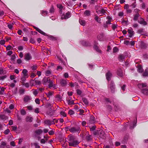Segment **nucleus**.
Wrapping results in <instances>:
<instances>
[{
    "instance_id": "f257e3e1",
    "label": "nucleus",
    "mask_w": 148,
    "mask_h": 148,
    "mask_svg": "<svg viewBox=\"0 0 148 148\" xmlns=\"http://www.w3.org/2000/svg\"><path fill=\"white\" fill-rule=\"evenodd\" d=\"M69 143V146L75 147L77 145L79 142L75 140V137L72 135H69L68 136Z\"/></svg>"
},
{
    "instance_id": "f03ea898",
    "label": "nucleus",
    "mask_w": 148,
    "mask_h": 148,
    "mask_svg": "<svg viewBox=\"0 0 148 148\" xmlns=\"http://www.w3.org/2000/svg\"><path fill=\"white\" fill-rule=\"evenodd\" d=\"M69 131L71 133H79L81 131V129L79 127L75 126L71 127L69 129Z\"/></svg>"
},
{
    "instance_id": "7ed1b4c3",
    "label": "nucleus",
    "mask_w": 148,
    "mask_h": 148,
    "mask_svg": "<svg viewBox=\"0 0 148 148\" xmlns=\"http://www.w3.org/2000/svg\"><path fill=\"white\" fill-rule=\"evenodd\" d=\"M55 121L56 122H58V120H56L55 119H53L52 121H50L49 120H46L44 121V123L45 124L50 125L51 124H55Z\"/></svg>"
},
{
    "instance_id": "20e7f679",
    "label": "nucleus",
    "mask_w": 148,
    "mask_h": 148,
    "mask_svg": "<svg viewBox=\"0 0 148 148\" xmlns=\"http://www.w3.org/2000/svg\"><path fill=\"white\" fill-rule=\"evenodd\" d=\"M99 137L103 139L106 138V135L104 132L102 130L99 131L98 132Z\"/></svg>"
},
{
    "instance_id": "39448f33",
    "label": "nucleus",
    "mask_w": 148,
    "mask_h": 148,
    "mask_svg": "<svg viewBox=\"0 0 148 148\" xmlns=\"http://www.w3.org/2000/svg\"><path fill=\"white\" fill-rule=\"evenodd\" d=\"M109 87L110 89L111 92L112 93H114L115 92L114 84L113 81H111Z\"/></svg>"
},
{
    "instance_id": "423d86ee",
    "label": "nucleus",
    "mask_w": 148,
    "mask_h": 148,
    "mask_svg": "<svg viewBox=\"0 0 148 148\" xmlns=\"http://www.w3.org/2000/svg\"><path fill=\"white\" fill-rule=\"evenodd\" d=\"M138 22L141 24L145 25H147V23L145 21L144 19L140 17L139 18V20L138 21Z\"/></svg>"
},
{
    "instance_id": "0eeeda50",
    "label": "nucleus",
    "mask_w": 148,
    "mask_h": 148,
    "mask_svg": "<svg viewBox=\"0 0 148 148\" xmlns=\"http://www.w3.org/2000/svg\"><path fill=\"white\" fill-rule=\"evenodd\" d=\"M71 16V14L70 12H68L66 13L65 15H62L61 17V19H66L69 18Z\"/></svg>"
},
{
    "instance_id": "6e6552de",
    "label": "nucleus",
    "mask_w": 148,
    "mask_h": 148,
    "mask_svg": "<svg viewBox=\"0 0 148 148\" xmlns=\"http://www.w3.org/2000/svg\"><path fill=\"white\" fill-rule=\"evenodd\" d=\"M112 76V73L109 71H108L106 74V79L108 81H110L111 80Z\"/></svg>"
},
{
    "instance_id": "1a4fd4ad",
    "label": "nucleus",
    "mask_w": 148,
    "mask_h": 148,
    "mask_svg": "<svg viewBox=\"0 0 148 148\" xmlns=\"http://www.w3.org/2000/svg\"><path fill=\"white\" fill-rule=\"evenodd\" d=\"M117 75L120 77H122L123 76V73L122 70L120 68H119L117 71Z\"/></svg>"
},
{
    "instance_id": "9d476101",
    "label": "nucleus",
    "mask_w": 148,
    "mask_h": 148,
    "mask_svg": "<svg viewBox=\"0 0 148 148\" xmlns=\"http://www.w3.org/2000/svg\"><path fill=\"white\" fill-rule=\"evenodd\" d=\"M97 38L100 41H103L105 39L104 34L103 33L99 34Z\"/></svg>"
},
{
    "instance_id": "9b49d317",
    "label": "nucleus",
    "mask_w": 148,
    "mask_h": 148,
    "mask_svg": "<svg viewBox=\"0 0 148 148\" xmlns=\"http://www.w3.org/2000/svg\"><path fill=\"white\" fill-rule=\"evenodd\" d=\"M82 45L85 47H88L91 46L90 43L88 42L82 41L81 42Z\"/></svg>"
},
{
    "instance_id": "f8f14e48",
    "label": "nucleus",
    "mask_w": 148,
    "mask_h": 148,
    "mask_svg": "<svg viewBox=\"0 0 148 148\" xmlns=\"http://www.w3.org/2000/svg\"><path fill=\"white\" fill-rule=\"evenodd\" d=\"M95 118L93 115H91L90 118L89 123L91 124L94 123L95 122Z\"/></svg>"
},
{
    "instance_id": "ddd939ff",
    "label": "nucleus",
    "mask_w": 148,
    "mask_h": 148,
    "mask_svg": "<svg viewBox=\"0 0 148 148\" xmlns=\"http://www.w3.org/2000/svg\"><path fill=\"white\" fill-rule=\"evenodd\" d=\"M125 56L121 54L119 55L118 57L119 60L120 62H123L124 60Z\"/></svg>"
},
{
    "instance_id": "4468645a",
    "label": "nucleus",
    "mask_w": 148,
    "mask_h": 148,
    "mask_svg": "<svg viewBox=\"0 0 148 148\" xmlns=\"http://www.w3.org/2000/svg\"><path fill=\"white\" fill-rule=\"evenodd\" d=\"M25 59L27 60H28L31 58V56L29 53H27L25 55Z\"/></svg>"
},
{
    "instance_id": "2eb2a0df",
    "label": "nucleus",
    "mask_w": 148,
    "mask_h": 148,
    "mask_svg": "<svg viewBox=\"0 0 148 148\" xmlns=\"http://www.w3.org/2000/svg\"><path fill=\"white\" fill-rule=\"evenodd\" d=\"M50 79L49 77H44L42 80V82L43 84H46V83L47 82H48L49 81H50Z\"/></svg>"
},
{
    "instance_id": "dca6fc26",
    "label": "nucleus",
    "mask_w": 148,
    "mask_h": 148,
    "mask_svg": "<svg viewBox=\"0 0 148 148\" xmlns=\"http://www.w3.org/2000/svg\"><path fill=\"white\" fill-rule=\"evenodd\" d=\"M34 29H35L39 33H40L41 34L43 35H46V34L42 31L41 30H40V29L38 28L35 27L34 26Z\"/></svg>"
},
{
    "instance_id": "f3484780",
    "label": "nucleus",
    "mask_w": 148,
    "mask_h": 148,
    "mask_svg": "<svg viewBox=\"0 0 148 148\" xmlns=\"http://www.w3.org/2000/svg\"><path fill=\"white\" fill-rule=\"evenodd\" d=\"M147 45L146 43L143 42H141V44L140 45V47L141 49H145L147 48Z\"/></svg>"
},
{
    "instance_id": "a211bd4d",
    "label": "nucleus",
    "mask_w": 148,
    "mask_h": 148,
    "mask_svg": "<svg viewBox=\"0 0 148 148\" xmlns=\"http://www.w3.org/2000/svg\"><path fill=\"white\" fill-rule=\"evenodd\" d=\"M60 83L61 85L62 86H65L67 82L66 80L64 79H61L60 81Z\"/></svg>"
},
{
    "instance_id": "6ab92c4d",
    "label": "nucleus",
    "mask_w": 148,
    "mask_h": 148,
    "mask_svg": "<svg viewBox=\"0 0 148 148\" xmlns=\"http://www.w3.org/2000/svg\"><path fill=\"white\" fill-rule=\"evenodd\" d=\"M31 100L30 97L28 95H26L25 96L23 100L25 102H27Z\"/></svg>"
},
{
    "instance_id": "aec40b11",
    "label": "nucleus",
    "mask_w": 148,
    "mask_h": 148,
    "mask_svg": "<svg viewBox=\"0 0 148 148\" xmlns=\"http://www.w3.org/2000/svg\"><path fill=\"white\" fill-rule=\"evenodd\" d=\"M138 87L140 88H142L144 87H146L147 86V85L146 83H140L138 85Z\"/></svg>"
},
{
    "instance_id": "412c9836",
    "label": "nucleus",
    "mask_w": 148,
    "mask_h": 148,
    "mask_svg": "<svg viewBox=\"0 0 148 148\" xmlns=\"http://www.w3.org/2000/svg\"><path fill=\"white\" fill-rule=\"evenodd\" d=\"M140 16L139 13H137L134 15L133 20L134 21H136L138 19V17Z\"/></svg>"
},
{
    "instance_id": "4be33fe9",
    "label": "nucleus",
    "mask_w": 148,
    "mask_h": 148,
    "mask_svg": "<svg viewBox=\"0 0 148 148\" xmlns=\"http://www.w3.org/2000/svg\"><path fill=\"white\" fill-rule=\"evenodd\" d=\"M33 120V118L28 116L26 117V121L27 122H31Z\"/></svg>"
},
{
    "instance_id": "5701e85b",
    "label": "nucleus",
    "mask_w": 148,
    "mask_h": 148,
    "mask_svg": "<svg viewBox=\"0 0 148 148\" xmlns=\"http://www.w3.org/2000/svg\"><path fill=\"white\" fill-rule=\"evenodd\" d=\"M27 71L26 69H24L22 71V73L23 74V76L26 77H28V76L27 74Z\"/></svg>"
},
{
    "instance_id": "b1692460",
    "label": "nucleus",
    "mask_w": 148,
    "mask_h": 148,
    "mask_svg": "<svg viewBox=\"0 0 148 148\" xmlns=\"http://www.w3.org/2000/svg\"><path fill=\"white\" fill-rule=\"evenodd\" d=\"M43 132L42 130L40 129H38L36 130L35 131V133L37 135H40L42 134Z\"/></svg>"
},
{
    "instance_id": "393cba45",
    "label": "nucleus",
    "mask_w": 148,
    "mask_h": 148,
    "mask_svg": "<svg viewBox=\"0 0 148 148\" xmlns=\"http://www.w3.org/2000/svg\"><path fill=\"white\" fill-rule=\"evenodd\" d=\"M143 76L144 77H146L148 75V68H147L145 70V71L143 74Z\"/></svg>"
},
{
    "instance_id": "a878e982",
    "label": "nucleus",
    "mask_w": 148,
    "mask_h": 148,
    "mask_svg": "<svg viewBox=\"0 0 148 148\" xmlns=\"http://www.w3.org/2000/svg\"><path fill=\"white\" fill-rule=\"evenodd\" d=\"M95 20L99 23H101V21L100 18H99L97 16H95Z\"/></svg>"
},
{
    "instance_id": "bb28decb",
    "label": "nucleus",
    "mask_w": 148,
    "mask_h": 148,
    "mask_svg": "<svg viewBox=\"0 0 148 148\" xmlns=\"http://www.w3.org/2000/svg\"><path fill=\"white\" fill-rule=\"evenodd\" d=\"M57 7L60 9V13H62V10L63 8L62 5L60 4H58Z\"/></svg>"
},
{
    "instance_id": "cd10ccee",
    "label": "nucleus",
    "mask_w": 148,
    "mask_h": 148,
    "mask_svg": "<svg viewBox=\"0 0 148 148\" xmlns=\"http://www.w3.org/2000/svg\"><path fill=\"white\" fill-rule=\"evenodd\" d=\"M79 22L81 25L84 26L85 25L86 22L85 21L81 19H79Z\"/></svg>"
},
{
    "instance_id": "c85d7f7f",
    "label": "nucleus",
    "mask_w": 148,
    "mask_h": 148,
    "mask_svg": "<svg viewBox=\"0 0 148 148\" xmlns=\"http://www.w3.org/2000/svg\"><path fill=\"white\" fill-rule=\"evenodd\" d=\"M7 119V117L3 114L0 115V119L5 120Z\"/></svg>"
},
{
    "instance_id": "c756f323",
    "label": "nucleus",
    "mask_w": 148,
    "mask_h": 148,
    "mask_svg": "<svg viewBox=\"0 0 148 148\" xmlns=\"http://www.w3.org/2000/svg\"><path fill=\"white\" fill-rule=\"evenodd\" d=\"M142 92L144 94L146 95H148V89H145L142 90Z\"/></svg>"
},
{
    "instance_id": "7c9ffc66",
    "label": "nucleus",
    "mask_w": 148,
    "mask_h": 148,
    "mask_svg": "<svg viewBox=\"0 0 148 148\" xmlns=\"http://www.w3.org/2000/svg\"><path fill=\"white\" fill-rule=\"evenodd\" d=\"M128 32L130 34L129 37H131L133 34V31L131 29H128Z\"/></svg>"
},
{
    "instance_id": "2f4dec72",
    "label": "nucleus",
    "mask_w": 148,
    "mask_h": 148,
    "mask_svg": "<svg viewBox=\"0 0 148 148\" xmlns=\"http://www.w3.org/2000/svg\"><path fill=\"white\" fill-rule=\"evenodd\" d=\"M90 11L89 10H86L84 12V14L85 16H89L90 15Z\"/></svg>"
},
{
    "instance_id": "473e14b6",
    "label": "nucleus",
    "mask_w": 148,
    "mask_h": 148,
    "mask_svg": "<svg viewBox=\"0 0 148 148\" xmlns=\"http://www.w3.org/2000/svg\"><path fill=\"white\" fill-rule=\"evenodd\" d=\"M100 7V6L98 5L95 6V9L96 10V12L98 14H99V12H100V11H99L100 10L99 9Z\"/></svg>"
},
{
    "instance_id": "72a5a7b5",
    "label": "nucleus",
    "mask_w": 148,
    "mask_h": 148,
    "mask_svg": "<svg viewBox=\"0 0 148 148\" xmlns=\"http://www.w3.org/2000/svg\"><path fill=\"white\" fill-rule=\"evenodd\" d=\"M94 49L98 52L99 53H101V51L100 50L98 47L96 45H95L94 47Z\"/></svg>"
},
{
    "instance_id": "f704fd0d",
    "label": "nucleus",
    "mask_w": 148,
    "mask_h": 148,
    "mask_svg": "<svg viewBox=\"0 0 148 148\" xmlns=\"http://www.w3.org/2000/svg\"><path fill=\"white\" fill-rule=\"evenodd\" d=\"M138 70L139 73H142L143 70L141 66H139L138 67Z\"/></svg>"
},
{
    "instance_id": "c9c22d12",
    "label": "nucleus",
    "mask_w": 148,
    "mask_h": 148,
    "mask_svg": "<svg viewBox=\"0 0 148 148\" xmlns=\"http://www.w3.org/2000/svg\"><path fill=\"white\" fill-rule=\"evenodd\" d=\"M49 84V88H51L53 86V81L52 80H51L50 79V81L48 82Z\"/></svg>"
},
{
    "instance_id": "e433bc0d",
    "label": "nucleus",
    "mask_w": 148,
    "mask_h": 148,
    "mask_svg": "<svg viewBox=\"0 0 148 148\" xmlns=\"http://www.w3.org/2000/svg\"><path fill=\"white\" fill-rule=\"evenodd\" d=\"M82 100L83 102L86 105H88V102L87 99L85 98H84L82 99Z\"/></svg>"
},
{
    "instance_id": "4c0bfd02",
    "label": "nucleus",
    "mask_w": 148,
    "mask_h": 148,
    "mask_svg": "<svg viewBox=\"0 0 148 148\" xmlns=\"http://www.w3.org/2000/svg\"><path fill=\"white\" fill-rule=\"evenodd\" d=\"M99 11H100L99 12V14L101 13L102 14H104L106 13V10H104V9L101 8L100 9Z\"/></svg>"
},
{
    "instance_id": "58836bf2",
    "label": "nucleus",
    "mask_w": 148,
    "mask_h": 148,
    "mask_svg": "<svg viewBox=\"0 0 148 148\" xmlns=\"http://www.w3.org/2000/svg\"><path fill=\"white\" fill-rule=\"evenodd\" d=\"M41 14L43 16L46 15L48 14V12L46 11L42 10L41 12Z\"/></svg>"
},
{
    "instance_id": "ea45409f",
    "label": "nucleus",
    "mask_w": 148,
    "mask_h": 148,
    "mask_svg": "<svg viewBox=\"0 0 148 148\" xmlns=\"http://www.w3.org/2000/svg\"><path fill=\"white\" fill-rule=\"evenodd\" d=\"M37 79H37L36 78H35L34 80H32L31 81V82H30V84L31 85V86H33V85H34V84H33L34 82L35 83L36 81L37 80Z\"/></svg>"
},
{
    "instance_id": "a19ab883",
    "label": "nucleus",
    "mask_w": 148,
    "mask_h": 148,
    "mask_svg": "<svg viewBox=\"0 0 148 148\" xmlns=\"http://www.w3.org/2000/svg\"><path fill=\"white\" fill-rule=\"evenodd\" d=\"M54 12V9L53 6H52L51 7L50 10L49 12L50 13H53Z\"/></svg>"
},
{
    "instance_id": "79ce46f5",
    "label": "nucleus",
    "mask_w": 148,
    "mask_h": 148,
    "mask_svg": "<svg viewBox=\"0 0 148 148\" xmlns=\"http://www.w3.org/2000/svg\"><path fill=\"white\" fill-rule=\"evenodd\" d=\"M5 71H3V69L2 68H0V75L3 74H5Z\"/></svg>"
},
{
    "instance_id": "37998d69",
    "label": "nucleus",
    "mask_w": 148,
    "mask_h": 148,
    "mask_svg": "<svg viewBox=\"0 0 148 148\" xmlns=\"http://www.w3.org/2000/svg\"><path fill=\"white\" fill-rule=\"evenodd\" d=\"M68 104L69 105H71L74 104V101L73 100H69L68 101Z\"/></svg>"
},
{
    "instance_id": "c03bdc74",
    "label": "nucleus",
    "mask_w": 148,
    "mask_h": 148,
    "mask_svg": "<svg viewBox=\"0 0 148 148\" xmlns=\"http://www.w3.org/2000/svg\"><path fill=\"white\" fill-rule=\"evenodd\" d=\"M21 113L22 115H25L26 114V112L24 110L22 109L21 110Z\"/></svg>"
},
{
    "instance_id": "a18cd8bd",
    "label": "nucleus",
    "mask_w": 148,
    "mask_h": 148,
    "mask_svg": "<svg viewBox=\"0 0 148 148\" xmlns=\"http://www.w3.org/2000/svg\"><path fill=\"white\" fill-rule=\"evenodd\" d=\"M32 90L33 91V94L35 95L36 96L38 94V91L36 90L33 89Z\"/></svg>"
},
{
    "instance_id": "49530a36",
    "label": "nucleus",
    "mask_w": 148,
    "mask_h": 148,
    "mask_svg": "<svg viewBox=\"0 0 148 148\" xmlns=\"http://www.w3.org/2000/svg\"><path fill=\"white\" fill-rule=\"evenodd\" d=\"M22 84L24 85L27 88H28L29 87V85L28 83H25L24 82H23Z\"/></svg>"
},
{
    "instance_id": "de8ad7c7",
    "label": "nucleus",
    "mask_w": 148,
    "mask_h": 148,
    "mask_svg": "<svg viewBox=\"0 0 148 148\" xmlns=\"http://www.w3.org/2000/svg\"><path fill=\"white\" fill-rule=\"evenodd\" d=\"M113 53H116L118 51V49L117 47H115L113 48Z\"/></svg>"
},
{
    "instance_id": "09e8293b",
    "label": "nucleus",
    "mask_w": 148,
    "mask_h": 148,
    "mask_svg": "<svg viewBox=\"0 0 148 148\" xmlns=\"http://www.w3.org/2000/svg\"><path fill=\"white\" fill-rule=\"evenodd\" d=\"M5 88L3 87H2L1 88L0 90V94L2 95L3 94Z\"/></svg>"
},
{
    "instance_id": "8fccbe9b",
    "label": "nucleus",
    "mask_w": 148,
    "mask_h": 148,
    "mask_svg": "<svg viewBox=\"0 0 148 148\" xmlns=\"http://www.w3.org/2000/svg\"><path fill=\"white\" fill-rule=\"evenodd\" d=\"M31 68L33 71H34L37 69V66L36 65H33L31 67Z\"/></svg>"
},
{
    "instance_id": "3c124183",
    "label": "nucleus",
    "mask_w": 148,
    "mask_h": 148,
    "mask_svg": "<svg viewBox=\"0 0 148 148\" xmlns=\"http://www.w3.org/2000/svg\"><path fill=\"white\" fill-rule=\"evenodd\" d=\"M86 139L88 141H89L91 140V136L90 135H88L86 136Z\"/></svg>"
},
{
    "instance_id": "603ef678",
    "label": "nucleus",
    "mask_w": 148,
    "mask_h": 148,
    "mask_svg": "<svg viewBox=\"0 0 148 148\" xmlns=\"http://www.w3.org/2000/svg\"><path fill=\"white\" fill-rule=\"evenodd\" d=\"M25 92V90L24 89H20L19 91V93L20 95L23 94Z\"/></svg>"
},
{
    "instance_id": "864d4df0",
    "label": "nucleus",
    "mask_w": 148,
    "mask_h": 148,
    "mask_svg": "<svg viewBox=\"0 0 148 148\" xmlns=\"http://www.w3.org/2000/svg\"><path fill=\"white\" fill-rule=\"evenodd\" d=\"M76 91L77 94L79 95H80L82 93V92L81 90L78 89Z\"/></svg>"
},
{
    "instance_id": "5fc2aeb1",
    "label": "nucleus",
    "mask_w": 148,
    "mask_h": 148,
    "mask_svg": "<svg viewBox=\"0 0 148 148\" xmlns=\"http://www.w3.org/2000/svg\"><path fill=\"white\" fill-rule=\"evenodd\" d=\"M53 95V92H49L47 94V95L48 97H49L50 96H52Z\"/></svg>"
},
{
    "instance_id": "6e6d98bb",
    "label": "nucleus",
    "mask_w": 148,
    "mask_h": 148,
    "mask_svg": "<svg viewBox=\"0 0 148 148\" xmlns=\"http://www.w3.org/2000/svg\"><path fill=\"white\" fill-rule=\"evenodd\" d=\"M69 114L70 115H72L74 114V112L72 110H70L68 112Z\"/></svg>"
},
{
    "instance_id": "4d7b16f0",
    "label": "nucleus",
    "mask_w": 148,
    "mask_h": 148,
    "mask_svg": "<svg viewBox=\"0 0 148 148\" xmlns=\"http://www.w3.org/2000/svg\"><path fill=\"white\" fill-rule=\"evenodd\" d=\"M51 72L50 70L46 71L45 72V74L47 76H48L50 74Z\"/></svg>"
},
{
    "instance_id": "13d9d810",
    "label": "nucleus",
    "mask_w": 148,
    "mask_h": 148,
    "mask_svg": "<svg viewBox=\"0 0 148 148\" xmlns=\"http://www.w3.org/2000/svg\"><path fill=\"white\" fill-rule=\"evenodd\" d=\"M35 83L36 85H40L41 84V82L40 81L37 79V80L36 81Z\"/></svg>"
},
{
    "instance_id": "bf43d9fd",
    "label": "nucleus",
    "mask_w": 148,
    "mask_h": 148,
    "mask_svg": "<svg viewBox=\"0 0 148 148\" xmlns=\"http://www.w3.org/2000/svg\"><path fill=\"white\" fill-rule=\"evenodd\" d=\"M117 25L113 24L112 25V28L113 30H114L117 27Z\"/></svg>"
},
{
    "instance_id": "052dcab7",
    "label": "nucleus",
    "mask_w": 148,
    "mask_h": 148,
    "mask_svg": "<svg viewBox=\"0 0 148 148\" xmlns=\"http://www.w3.org/2000/svg\"><path fill=\"white\" fill-rule=\"evenodd\" d=\"M96 128V126L95 125H94L92 127L90 128V130L91 131H92L95 130V128Z\"/></svg>"
},
{
    "instance_id": "680f3d73",
    "label": "nucleus",
    "mask_w": 148,
    "mask_h": 148,
    "mask_svg": "<svg viewBox=\"0 0 148 148\" xmlns=\"http://www.w3.org/2000/svg\"><path fill=\"white\" fill-rule=\"evenodd\" d=\"M34 145L35 146V148H39L40 147V146L38 145L37 143H34Z\"/></svg>"
},
{
    "instance_id": "e2e57ef3",
    "label": "nucleus",
    "mask_w": 148,
    "mask_h": 148,
    "mask_svg": "<svg viewBox=\"0 0 148 148\" xmlns=\"http://www.w3.org/2000/svg\"><path fill=\"white\" fill-rule=\"evenodd\" d=\"M10 131L9 129H7L4 131V133L5 134H8L10 132Z\"/></svg>"
},
{
    "instance_id": "0e129e2a",
    "label": "nucleus",
    "mask_w": 148,
    "mask_h": 148,
    "mask_svg": "<svg viewBox=\"0 0 148 148\" xmlns=\"http://www.w3.org/2000/svg\"><path fill=\"white\" fill-rule=\"evenodd\" d=\"M28 77H25V76H23L21 78V80L23 82L25 81L26 80V78Z\"/></svg>"
},
{
    "instance_id": "69168bd1",
    "label": "nucleus",
    "mask_w": 148,
    "mask_h": 148,
    "mask_svg": "<svg viewBox=\"0 0 148 148\" xmlns=\"http://www.w3.org/2000/svg\"><path fill=\"white\" fill-rule=\"evenodd\" d=\"M35 102L36 103L38 104H40V100L38 98H36L35 100Z\"/></svg>"
},
{
    "instance_id": "338daca9",
    "label": "nucleus",
    "mask_w": 148,
    "mask_h": 148,
    "mask_svg": "<svg viewBox=\"0 0 148 148\" xmlns=\"http://www.w3.org/2000/svg\"><path fill=\"white\" fill-rule=\"evenodd\" d=\"M60 114L61 115L63 116H66V114L64 112L62 111L60 112Z\"/></svg>"
},
{
    "instance_id": "774afa93",
    "label": "nucleus",
    "mask_w": 148,
    "mask_h": 148,
    "mask_svg": "<svg viewBox=\"0 0 148 148\" xmlns=\"http://www.w3.org/2000/svg\"><path fill=\"white\" fill-rule=\"evenodd\" d=\"M7 77V76L6 75H4L3 76H1L0 77V80H3L4 79L6 78Z\"/></svg>"
}]
</instances>
